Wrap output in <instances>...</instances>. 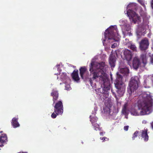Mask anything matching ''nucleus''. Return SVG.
<instances>
[{
	"label": "nucleus",
	"mask_w": 153,
	"mask_h": 153,
	"mask_svg": "<svg viewBox=\"0 0 153 153\" xmlns=\"http://www.w3.org/2000/svg\"><path fill=\"white\" fill-rule=\"evenodd\" d=\"M105 66V63L103 62H92L89 66V71L93 75L92 79H94L100 77V80L103 81V84L101 85L102 88H98V91L103 94L102 98L104 100L108 97L111 88L110 81L106 77L107 74L103 70Z\"/></svg>",
	"instance_id": "1"
},
{
	"label": "nucleus",
	"mask_w": 153,
	"mask_h": 153,
	"mask_svg": "<svg viewBox=\"0 0 153 153\" xmlns=\"http://www.w3.org/2000/svg\"><path fill=\"white\" fill-rule=\"evenodd\" d=\"M142 99L138 102V107L141 115L149 114L150 112L151 108L153 104V100L150 94L144 93L142 96Z\"/></svg>",
	"instance_id": "2"
},
{
	"label": "nucleus",
	"mask_w": 153,
	"mask_h": 153,
	"mask_svg": "<svg viewBox=\"0 0 153 153\" xmlns=\"http://www.w3.org/2000/svg\"><path fill=\"white\" fill-rule=\"evenodd\" d=\"M117 78L114 82L115 87L117 89V93L120 96H122L123 95L125 90V85L122 81L123 76L119 74L118 73H117Z\"/></svg>",
	"instance_id": "3"
},
{
	"label": "nucleus",
	"mask_w": 153,
	"mask_h": 153,
	"mask_svg": "<svg viewBox=\"0 0 153 153\" xmlns=\"http://www.w3.org/2000/svg\"><path fill=\"white\" fill-rule=\"evenodd\" d=\"M136 4H130L127 6V8L129 9L127 11V14L130 18H131L133 22L135 23L137 21H140V18L138 16L136 13L134 11L136 10Z\"/></svg>",
	"instance_id": "4"
},
{
	"label": "nucleus",
	"mask_w": 153,
	"mask_h": 153,
	"mask_svg": "<svg viewBox=\"0 0 153 153\" xmlns=\"http://www.w3.org/2000/svg\"><path fill=\"white\" fill-rule=\"evenodd\" d=\"M138 78L137 76L132 77L128 88V91L129 94L135 91L138 87Z\"/></svg>",
	"instance_id": "5"
},
{
	"label": "nucleus",
	"mask_w": 153,
	"mask_h": 153,
	"mask_svg": "<svg viewBox=\"0 0 153 153\" xmlns=\"http://www.w3.org/2000/svg\"><path fill=\"white\" fill-rule=\"evenodd\" d=\"M117 30L113 27L112 28L107 29L104 33V36L105 39H114V37L116 36Z\"/></svg>",
	"instance_id": "6"
},
{
	"label": "nucleus",
	"mask_w": 153,
	"mask_h": 153,
	"mask_svg": "<svg viewBox=\"0 0 153 153\" xmlns=\"http://www.w3.org/2000/svg\"><path fill=\"white\" fill-rule=\"evenodd\" d=\"M54 106V112L57 115L62 114L63 112V106L61 101L56 102Z\"/></svg>",
	"instance_id": "7"
},
{
	"label": "nucleus",
	"mask_w": 153,
	"mask_h": 153,
	"mask_svg": "<svg viewBox=\"0 0 153 153\" xmlns=\"http://www.w3.org/2000/svg\"><path fill=\"white\" fill-rule=\"evenodd\" d=\"M80 75L81 78L86 79L89 77V73L85 66L81 67L79 69Z\"/></svg>",
	"instance_id": "8"
},
{
	"label": "nucleus",
	"mask_w": 153,
	"mask_h": 153,
	"mask_svg": "<svg viewBox=\"0 0 153 153\" xmlns=\"http://www.w3.org/2000/svg\"><path fill=\"white\" fill-rule=\"evenodd\" d=\"M149 43L148 40L146 38L141 40L140 43V48L142 51L146 50L148 48Z\"/></svg>",
	"instance_id": "9"
},
{
	"label": "nucleus",
	"mask_w": 153,
	"mask_h": 153,
	"mask_svg": "<svg viewBox=\"0 0 153 153\" xmlns=\"http://www.w3.org/2000/svg\"><path fill=\"white\" fill-rule=\"evenodd\" d=\"M117 55L116 52L115 53H112L111 52V53L109 58V63L111 67L114 68L115 65V63L116 62V58L115 55Z\"/></svg>",
	"instance_id": "10"
},
{
	"label": "nucleus",
	"mask_w": 153,
	"mask_h": 153,
	"mask_svg": "<svg viewBox=\"0 0 153 153\" xmlns=\"http://www.w3.org/2000/svg\"><path fill=\"white\" fill-rule=\"evenodd\" d=\"M111 106L112 105L111 103L105 102V106L103 108L104 112L111 115L113 113L111 111Z\"/></svg>",
	"instance_id": "11"
},
{
	"label": "nucleus",
	"mask_w": 153,
	"mask_h": 153,
	"mask_svg": "<svg viewBox=\"0 0 153 153\" xmlns=\"http://www.w3.org/2000/svg\"><path fill=\"white\" fill-rule=\"evenodd\" d=\"M51 95L53 97V104H54L57 101V100L59 98L58 91L56 89H53L51 94Z\"/></svg>",
	"instance_id": "12"
},
{
	"label": "nucleus",
	"mask_w": 153,
	"mask_h": 153,
	"mask_svg": "<svg viewBox=\"0 0 153 153\" xmlns=\"http://www.w3.org/2000/svg\"><path fill=\"white\" fill-rule=\"evenodd\" d=\"M123 53L125 59L127 61L131 60L132 57L131 51L129 50L126 49L124 51Z\"/></svg>",
	"instance_id": "13"
},
{
	"label": "nucleus",
	"mask_w": 153,
	"mask_h": 153,
	"mask_svg": "<svg viewBox=\"0 0 153 153\" xmlns=\"http://www.w3.org/2000/svg\"><path fill=\"white\" fill-rule=\"evenodd\" d=\"M147 131L148 130L146 128L142 130L141 132V137L145 142L149 140V136L148 135Z\"/></svg>",
	"instance_id": "14"
},
{
	"label": "nucleus",
	"mask_w": 153,
	"mask_h": 153,
	"mask_svg": "<svg viewBox=\"0 0 153 153\" xmlns=\"http://www.w3.org/2000/svg\"><path fill=\"white\" fill-rule=\"evenodd\" d=\"M71 76L73 79L75 81H78L80 80L78 70H74L71 74Z\"/></svg>",
	"instance_id": "15"
},
{
	"label": "nucleus",
	"mask_w": 153,
	"mask_h": 153,
	"mask_svg": "<svg viewBox=\"0 0 153 153\" xmlns=\"http://www.w3.org/2000/svg\"><path fill=\"white\" fill-rule=\"evenodd\" d=\"M133 66L135 69H137L140 65V62L139 59L137 57H134L132 63Z\"/></svg>",
	"instance_id": "16"
},
{
	"label": "nucleus",
	"mask_w": 153,
	"mask_h": 153,
	"mask_svg": "<svg viewBox=\"0 0 153 153\" xmlns=\"http://www.w3.org/2000/svg\"><path fill=\"white\" fill-rule=\"evenodd\" d=\"M128 106V103H125L123 105L122 110V113L126 116H127L128 114L129 111L127 108Z\"/></svg>",
	"instance_id": "17"
},
{
	"label": "nucleus",
	"mask_w": 153,
	"mask_h": 153,
	"mask_svg": "<svg viewBox=\"0 0 153 153\" xmlns=\"http://www.w3.org/2000/svg\"><path fill=\"white\" fill-rule=\"evenodd\" d=\"M18 118H16L15 117L13 118L12 119L11 125L13 128H15L19 126L20 125L18 122Z\"/></svg>",
	"instance_id": "18"
},
{
	"label": "nucleus",
	"mask_w": 153,
	"mask_h": 153,
	"mask_svg": "<svg viewBox=\"0 0 153 153\" xmlns=\"http://www.w3.org/2000/svg\"><path fill=\"white\" fill-rule=\"evenodd\" d=\"M7 137L6 134H1L0 137V142L4 143L7 141Z\"/></svg>",
	"instance_id": "19"
},
{
	"label": "nucleus",
	"mask_w": 153,
	"mask_h": 153,
	"mask_svg": "<svg viewBox=\"0 0 153 153\" xmlns=\"http://www.w3.org/2000/svg\"><path fill=\"white\" fill-rule=\"evenodd\" d=\"M129 70L127 67L122 68L120 70V72L122 74L126 75H127L129 73Z\"/></svg>",
	"instance_id": "20"
},
{
	"label": "nucleus",
	"mask_w": 153,
	"mask_h": 153,
	"mask_svg": "<svg viewBox=\"0 0 153 153\" xmlns=\"http://www.w3.org/2000/svg\"><path fill=\"white\" fill-rule=\"evenodd\" d=\"M140 58L142 60L143 63L145 65L147 63V58L146 53L141 54Z\"/></svg>",
	"instance_id": "21"
},
{
	"label": "nucleus",
	"mask_w": 153,
	"mask_h": 153,
	"mask_svg": "<svg viewBox=\"0 0 153 153\" xmlns=\"http://www.w3.org/2000/svg\"><path fill=\"white\" fill-rule=\"evenodd\" d=\"M90 121L91 122L92 124H94V123H96L97 119V118L96 117H93L91 116H90Z\"/></svg>",
	"instance_id": "22"
},
{
	"label": "nucleus",
	"mask_w": 153,
	"mask_h": 153,
	"mask_svg": "<svg viewBox=\"0 0 153 153\" xmlns=\"http://www.w3.org/2000/svg\"><path fill=\"white\" fill-rule=\"evenodd\" d=\"M68 78L66 74L65 73H62L61 75V79L62 81H64L66 79Z\"/></svg>",
	"instance_id": "23"
},
{
	"label": "nucleus",
	"mask_w": 153,
	"mask_h": 153,
	"mask_svg": "<svg viewBox=\"0 0 153 153\" xmlns=\"http://www.w3.org/2000/svg\"><path fill=\"white\" fill-rule=\"evenodd\" d=\"M139 134L140 132L139 131H135L133 134V137H132V140H134L135 139V138L137 137Z\"/></svg>",
	"instance_id": "24"
},
{
	"label": "nucleus",
	"mask_w": 153,
	"mask_h": 153,
	"mask_svg": "<svg viewBox=\"0 0 153 153\" xmlns=\"http://www.w3.org/2000/svg\"><path fill=\"white\" fill-rule=\"evenodd\" d=\"M92 124V126H94V128L95 130H97L99 129V125L97 123H96Z\"/></svg>",
	"instance_id": "25"
},
{
	"label": "nucleus",
	"mask_w": 153,
	"mask_h": 153,
	"mask_svg": "<svg viewBox=\"0 0 153 153\" xmlns=\"http://www.w3.org/2000/svg\"><path fill=\"white\" fill-rule=\"evenodd\" d=\"M131 114L135 116L138 115L139 114L135 110H132L131 111Z\"/></svg>",
	"instance_id": "26"
},
{
	"label": "nucleus",
	"mask_w": 153,
	"mask_h": 153,
	"mask_svg": "<svg viewBox=\"0 0 153 153\" xmlns=\"http://www.w3.org/2000/svg\"><path fill=\"white\" fill-rule=\"evenodd\" d=\"M130 48L134 51H137V48L135 45H131L130 47Z\"/></svg>",
	"instance_id": "27"
},
{
	"label": "nucleus",
	"mask_w": 153,
	"mask_h": 153,
	"mask_svg": "<svg viewBox=\"0 0 153 153\" xmlns=\"http://www.w3.org/2000/svg\"><path fill=\"white\" fill-rule=\"evenodd\" d=\"M138 2L142 6H144V0H137Z\"/></svg>",
	"instance_id": "28"
},
{
	"label": "nucleus",
	"mask_w": 153,
	"mask_h": 153,
	"mask_svg": "<svg viewBox=\"0 0 153 153\" xmlns=\"http://www.w3.org/2000/svg\"><path fill=\"white\" fill-rule=\"evenodd\" d=\"M57 115H58L57 114L54 112L52 114L51 117L52 118L54 119L56 117Z\"/></svg>",
	"instance_id": "29"
},
{
	"label": "nucleus",
	"mask_w": 153,
	"mask_h": 153,
	"mask_svg": "<svg viewBox=\"0 0 153 153\" xmlns=\"http://www.w3.org/2000/svg\"><path fill=\"white\" fill-rule=\"evenodd\" d=\"M117 43H114L111 46V48H116L117 46Z\"/></svg>",
	"instance_id": "30"
},
{
	"label": "nucleus",
	"mask_w": 153,
	"mask_h": 153,
	"mask_svg": "<svg viewBox=\"0 0 153 153\" xmlns=\"http://www.w3.org/2000/svg\"><path fill=\"white\" fill-rule=\"evenodd\" d=\"M111 91L113 95L114 96V97L116 98V100H117V98L116 95L115 94V92L112 89H111Z\"/></svg>",
	"instance_id": "31"
},
{
	"label": "nucleus",
	"mask_w": 153,
	"mask_h": 153,
	"mask_svg": "<svg viewBox=\"0 0 153 153\" xmlns=\"http://www.w3.org/2000/svg\"><path fill=\"white\" fill-rule=\"evenodd\" d=\"M100 139L101 140H103V142L106 139L107 140H109V139L108 138H107V137H101L100 138Z\"/></svg>",
	"instance_id": "32"
},
{
	"label": "nucleus",
	"mask_w": 153,
	"mask_h": 153,
	"mask_svg": "<svg viewBox=\"0 0 153 153\" xmlns=\"http://www.w3.org/2000/svg\"><path fill=\"white\" fill-rule=\"evenodd\" d=\"M129 128V126H125L124 127V129L125 131H127Z\"/></svg>",
	"instance_id": "33"
},
{
	"label": "nucleus",
	"mask_w": 153,
	"mask_h": 153,
	"mask_svg": "<svg viewBox=\"0 0 153 153\" xmlns=\"http://www.w3.org/2000/svg\"><path fill=\"white\" fill-rule=\"evenodd\" d=\"M151 62L152 63H153V55L152 56L151 58Z\"/></svg>",
	"instance_id": "34"
},
{
	"label": "nucleus",
	"mask_w": 153,
	"mask_h": 153,
	"mask_svg": "<svg viewBox=\"0 0 153 153\" xmlns=\"http://www.w3.org/2000/svg\"><path fill=\"white\" fill-rule=\"evenodd\" d=\"M151 5L152 9H153V0H152V1Z\"/></svg>",
	"instance_id": "35"
},
{
	"label": "nucleus",
	"mask_w": 153,
	"mask_h": 153,
	"mask_svg": "<svg viewBox=\"0 0 153 153\" xmlns=\"http://www.w3.org/2000/svg\"><path fill=\"white\" fill-rule=\"evenodd\" d=\"M90 82V84H91V85L92 86V82L91 80V79L90 80H89Z\"/></svg>",
	"instance_id": "36"
},
{
	"label": "nucleus",
	"mask_w": 153,
	"mask_h": 153,
	"mask_svg": "<svg viewBox=\"0 0 153 153\" xmlns=\"http://www.w3.org/2000/svg\"><path fill=\"white\" fill-rule=\"evenodd\" d=\"M130 29V27L129 25H128V29H126V30L127 31H128Z\"/></svg>",
	"instance_id": "37"
},
{
	"label": "nucleus",
	"mask_w": 153,
	"mask_h": 153,
	"mask_svg": "<svg viewBox=\"0 0 153 153\" xmlns=\"http://www.w3.org/2000/svg\"><path fill=\"white\" fill-rule=\"evenodd\" d=\"M151 126L152 129H153V122L151 123Z\"/></svg>",
	"instance_id": "38"
},
{
	"label": "nucleus",
	"mask_w": 153,
	"mask_h": 153,
	"mask_svg": "<svg viewBox=\"0 0 153 153\" xmlns=\"http://www.w3.org/2000/svg\"><path fill=\"white\" fill-rule=\"evenodd\" d=\"M3 143H0V147H2L4 146V145L2 144Z\"/></svg>",
	"instance_id": "39"
},
{
	"label": "nucleus",
	"mask_w": 153,
	"mask_h": 153,
	"mask_svg": "<svg viewBox=\"0 0 153 153\" xmlns=\"http://www.w3.org/2000/svg\"><path fill=\"white\" fill-rule=\"evenodd\" d=\"M17 153H27V152H19Z\"/></svg>",
	"instance_id": "40"
},
{
	"label": "nucleus",
	"mask_w": 153,
	"mask_h": 153,
	"mask_svg": "<svg viewBox=\"0 0 153 153\" xmlns=\"http://www.w3.org/2000/svg\"><path fill=\"white\" fill-rule=\"evenodd\" d=\"M143 123H146V122L145 120H144L143 121Z\"/></svg>",
	"instance_id": "41"
},
{
	"label": "nucleus",
	"mask_w": 153,
	"mask_h": 153,
	"mask_svg": "<svg viewBox=\"0 0 153 153\" xmlns=\"http://www.w3.org/2000/svg\"><path fill=\"white\" fill-rule=\"evenodd\" d=\"M100 134L101 135H102V132H100Z\"/></svg>",
	"instance_id": "42"
},
{
	"label": "nucleus",
	"mask_w": 153,
	"mask_h": 153,
	"mask_svg": "<svg viewBox=\"0 0 153 153\" xmlns=\"http://www.w3.org/2000/svg\"><path fill=\"white\" fill-rule=\"evenodd\" d=\"M2 132H3V131H0V133H2Z\"/></svg>",
	"instance_id": "43"
},
{
	"label": "nucleus",
	"mask_w": 153,
	"mask_h": 153,
	"mask_svg": "<svg viewBox=\"0 0 153 153\" xmlns=\"http://www.w3.org/2000/svg\"><path fill=\"white\" fill-rule=\"evenodd\" d=\"M73 67L74 68H76V66H73Z\"/></svg>",
	"instance_id": "44"
},
{
	"label": "nucleus",
	"mask_w": 153,
	"mask_h": 153,
	"mask_svg": "<svg viewBox=\"0 0 153 153\" xmlns=\"http://www.w3.org/2000/svg\"><path fill=\"white\" fill-rule=\"evenodd\" d=\"M99 95H101V94H99Z\"/></svg>",
	"instance_id": "45"
},
{
	"label": "nucleus",
	"mask_w": 153,
	"mask_h": 153,
	"mask_svg": "<svg viewBox=\"0 0 153 153\" xmlns=\"http://www.w3.org/2000/svg\"><path fill=\"white\" fill-rule=\"evenodd\" d=\"M111 79H112V77H111Z\"/></svg>",
	"instance_id": "46"
}]
</instances>
